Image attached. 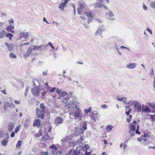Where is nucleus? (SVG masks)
Returning <instances> with one entry per match:
<instances>
[{"instance_id": "f257e3e1", "label": "nucleus", "mask_w": 155, "mask_h": 155, "mask_svg": "<svg viewBox=\"0 0 155 155\" xmlns=\"http://www.w3.org/2000/svg\"><path fill=\"white\" fill-rule=\"evenodd\" d=\"M45 89L47 90L45 91L44 90V93L45 94H46L48 91H49L50 93H53L54 91H56L60 97H65L68 95V94L66 92L64 91H61V90L55 87H51L49 86L47 83H45Z\"/></svg>"}, {"instance_id": "f03ea898", "label": "nucleus", "mask_w": 155, "mask_h": 155, "mask_svg": "<svg viewBox=\"0 0 155 155\" xmlns=\"http://www.w3.org/2000/svg\"><path fill=\"white\" fill-rule=\"evenodd\" d=\"M62 102H64L68 106L69 110L72 111V110H74V108L76 109L79 108V102L77 101H70L68 99H66V101L63 100Z\"/></svg>"}, {"instance_id": "7ed1b4c3", "label": "nucleus", "mask_w": 155, "mask_h": 155, "mask_svg": "<svg viewBox=\"0 0 155 155\" xmlns=\"http://www.w3.org/2000/svg\"><path fill=\"white\" fill-rule=\"evenodd\" d=\"M76 110L74 112H71L69 113V116L70 117H74V119L78 120L80 121L81 120V117L82 116V112L80 108L76 109Z\"/></svg>"}, {"instance_id": "20e7f679", "label": "nucleus", "mask_w": 155, "mask_h": 155, "mask_svg": "<svg viewBox=\"0 0 155 155\" xmlns=\"http://www.w3.org/2000/svg\"><path fill=\"white\" fill-rule=\"evenodd\" d=\"M131 105L134 110L136 111L140 112L141 110V105L137 101L133 100L132 101Z\"/></svg>"}, {"instance_id": "39448f33", "label": "nucleus", "mask_w": 155, "mask_h": 155, "mask_svg": "<svg viewBox=\"0 0 155 155\" xmlns=\"http://www.w3.org/2000/svg\"><path fill=\"white\" fill-rule=\"evenodd\" d=\"M137 124V123L135 121H134L133 122L131 123L129 125V128L130 130L129 133L131 136H134L135 133V130H136V125Z\"/></svg>"}, {"instance_id": "423d86ee", "label": "nucleus", "mask_w": 155, "mask_h": 155, "mask_svg": "<svg viewBox=\"0 0 155 155\" xmlns=\"http://www.w3.org/2000/svg\"><path fill=\"white\" fill-rule=\"evenodd\" d=\"M30 33L29 32L25 31H20L19 33V38L21 39L23 38L26 39L28 38L29 36Z\"/></svg>"}, {"instance_id": "0eeeda50", "label": "nucleus", "mask_w": 155, "mask_h": 155, "mask_svg": "<svg viewBox=\"0 0 155 155\" xmlns=\"http://www.w3.org/2000/svg\"><path fill=\"white\" fill-rule=\"evenodd\" d=\"M41 90V87L38 86V87L35 86L32 89L31 91L32 94L36 96H38L39 94L40 90Z\"/></svg>"}, {"instance_id": "6e6552de", "label": "nucleus", "mask_w": 155, "mask_h": 155, "mask_svg": "<svg viewBox=\"0 0 155 155\" xmlns=\"http://www.w3.org/2000/svg\"><path fill=\"white\" fill-rule=\"evenodd\" d=\"M105 16L107 19L111 20H114L115 19L114 18V14L113 12L111 10H109L107 12H106L105 14Z\"/></svg>"}, {"instance_id": "1a4fd4ad", "label": "nucleus", "mask_w": 155, "mask_h": 155, "mask_svg": "<svg viewBox=\"0 0 155 155\" xmlns=\"http://www.w3.org/2000/svg\"><path fill=\"white\" fill-rule=\"evenodd\" d=\"M36 112L37 116L38 117L41 118L42 119H44L45 110H39L37 108L36 109Z\"/></svg>"}, {"instance_id": "9d476101", "label": "nucleus", "mask_w": 155, "mask_h": 155, "mask_svg": "<svg viewBox=\"0 0 155 155\" xmlns=\"http://www.w3.org/2000/svg\"><path fill=\"white\" fill-rule=\"evenodd\" d=\"M63 119L61 117H58L55 119L54 121V124L56 126H58L59 124L63 123Z\"/></svg>"}, {"instance_id": "9b49d317", "label": "nucleus", "mask_w": 155, "mask_h": 155, "mask_svg": "<svg viewBox=\"0 0 155 155\" xmlns=\"http://www.w3.org/2000/svg\"><path fill=\"white\" fill-rule=\"evenodd\" d=\"M85 14L86 16L88 17V23L91 21L94 17V15L91 12L89 11H85Z\"/></svg>"}, {"instance_id": "f8f14e48", "label": "nucleus", "mask_w": 155, "mask_h": 155, "mask_svg": "<svg viewBox=\"0 0 155 155\" xmlns=\"http://www.w3.org/2000/svg\"><path fill=\"white\" fill-rule=\"evenodd\" d=\"M15 28L14 26L11 25L7 26L6 28V30L8 32H11L13 34L15 33V31L13 29Z\"/></svg>"}, {"instance_id": "ddd939ff", "label": "nucleus", "mask_w": 155, "mask_h": 155, "mask_svg": "<svg viewBox=\"0 0 155 155\" xmlns=\"http://www.w3.org/2000/svg\"><path fill=\"white\" fill-rule=\"evenodd\" d=\"M142 111L147 113L154 112L153 111H151L150 109L147 106L144 105L142 106Z\"/></svg>"}, {"instance_id": "4468645a", "label": "nucleus", "mask_w": 155, "mask_h": 155, "mask_svg": "<svg viewBox=\"0 0 155 155\" xmlns=\"http://www.w3.org/2000/svg\"><path fill=\"white\" fill-rule=\"evenodd\" d=\"M84 130L82 128H77L74 132L75 135L76 136H79L80 134L83 133Z\"/></svg>"}, {"instance_id": "2eb2a0df", "label": "nucleus", "mask_w": 155, "mask_h": 155, "mask_svg": "<svg viewBox=\"0 0 155 155\" xmlns=\"http://www.w3.org/2000/svg\"><path fill=\"white\" fill-rule=\"evenodd\" d=\"M32 49L31 47H29L27 49L25 54L23 55V57L26 58L28 57L31 53Z\"/></svg>"}, {"instance_id": "dca6fc26", "label": "nucleus", "mask_w": 155, "mask_h": 155, "mask_svg": "<svg viewBox=\"0 0 155 155\" xmlns=\"http://www.w3.org/2000/svg\"><path fill=\"white\" fill-rule=\"evenodd\" d=\"M5 45L7 47L8 50L10 51H11L13 48L14 45L12 44H9L7 42H5Z\"/></svg>"}, {"instance_id": "f3484780", "label": "nucleus", "mask_w": 155, "mask_h": 155, "mask_svg": "<svg viewBox=\"0 0 155 155\" xmlns=\"http://www.w3.org/2000/svg\"><path fill=\"white\" fill-rule=\"evenodd\" d=\"M136 65L135 63H130L126 65V68L128 69H133L135 68Z\"/></svg>"}, {"instance_id": "a211bd4d", "label": "nucleus", "mask_w": 155, "mask_h": 155, "mask_svg": "<svg viewBox=\"0 0 155 155\" xmlns=\"http://www.w3.org/2000/svg\"><path fill=\"white\" fill-rule=\"evenodd\" d=\"M79 152L76 150H71L66 155H78Z\"/></svg>"}, {"instance_id": "6ab92c4d", "label": "nucleus", "mask_w": 155, "mask_h": 155, "mask_svg": "<svg viewBox=\"0 0 155 155\" xmlns=\"http://www.w3.org/2000/svg\"><path fill=\"white\" fill-rule=\"evenodd\" d=\"M104 30L105 28L103 26H100L97 29L95 34L96 35H98L100 34L101 31H104Z\"/></svg>"}, {"instance_id": "aec40b11", "label": "nucleus", "mask_w": 155, "mask_h": 155, "mask_svg": "<svg viewBox=\"0 0 155 155\" xmlns=\"http://www.w3.org/2000/svg\"><path fill=\"white\" fill-rule=\"evenodd\" d=\"M14 127V124L13 123H9L8 126V130L10 131H12Z\"/></svg>"}, {"instance_id": "412c9836", "label": "nucleus", "mask_w": 155, "mask_h": 155, "mask_svg": "<svg viewBox=\"0 0 155 155\" xmlns=\"http://www.w3.org/2000/svg\"><path fill=\"white\" fill-rule=\"evenodd\" d=\"M84 6L82 4H80L79 8H78V13L79 14H81L82 12Z\"/></svg>"}, {"instance_id": "4be33fe9", "label": "nucleus", "mask_w": 155, "mask_h": 155, "mask_svg": "<svg viewBox=\"0 0 155 155\" xmlns=\"http://www.w3.org/2000/svg\"><path fill=\"white\" fill-rule=\"evenodd\" d=\"M6 32L4 30H2L0 31V39L3 38L5 36Z\"/></svg>"}, {"instance_id": "5701e85b", "label": "nucleus", "mask_w": 155, "mask_h": 155, "mask_svg": "<svg viewBox=\"0 0 155 155\" xmlns=\"http://www.w3.org/2000/svg\"><path fill=\"white\" fill-rule=\"evenodd\" d=\"M124 100L123 102V103L127 104H131L132 101H133V100H127L125 97H124Z\"/></svg>"}, {"instance_id": "b1692460", "label": "nucleus", "mask_w": 155, "mask_h": 155, "mask_svg": "<svg viewBox=\"0 0 155 155\" xmlns=\"http://www.w3.org/2000/svg\"><path fill=\"white\" fill-rule=\"evenodd\" d=\"M7 107H12L14 108L15 107V105L13 103L10 104L9 102H7L5 104L4 108L5 109Z\"/></svg>"}, {"instance_id": "393cba45", "label": "nucleus", "mask_w": 155, "mask_h": 155, "mask_svg": "<svg viewBox=\"0 0 155 155\" xmlns=\"http://www.w3.org/2000/svg\"><path fill=\"white\" fill-rule=\"evenodd\" d=\"M50 148L53 150L52 151V153L53 154H55V152L57 150V147L54 145H52L50 146Z\"/></svg>"}, {"instance_id": "a878e982", "label": "nucleus", "mask_w": 155, "mask_h": 155, "mask_svg": "<svg viewBox=\"0 0 155 155\" xmlns=\"http://www.w3.org/2000/svg\"><path fill=\"white\" fill-rule=\"evenodd\" d=\"M40 124V121L39 119L35 120L33 123V126L38 127Z\"/></svg>"}, {"instance_id": "bb28decb", "label": "nucleus", "mask_w": 155, "mask_h": 155, "mask_svg": "<svg viewBox=\"0 0 155 155\" xmlns=\"http://www.w3.org/2000/svg\"><path fill=\"white\" fill-rule=\"evenodd\" d=\"M5 37L7 38H8L9 40H11L12 39V38L13 37V35L9 33H6L5 35Z\"/></svg>"}, {"instance_id": "cd10ccee", "label": "nucleus", "mask_w": 155, "mask_h": 155, "mask_svg": "<svg viewBox=\"0 0 155 155\" xmlns=\"http://www.w3.org/2000/svg\"><path fill=\"white\" fill-rule=\"evenodd\" d=\"M98 117V115L97 113H93L92 119L94 120L95 121H96V120L97 119Z\"/></svg>"}, {"instance_id": "c85d7f7f", "label": "nucleus", "mask_w": 155, "mask_h": 155, "mask_svg": "<svg viewBox=\"0 0 155 155\" xmlns=\"http://www.w3.org/2000/svg\"><path fill=\"white\" fill-rule=\"evenodd\" d=\"M125 108H126V112H125L126 114V115H128L131 111V109L130 108L129 106H126Z\"/></svg>"}, {"instance_id": "c756f323", "label": "nucleus", "mask_w": 155, "mask_h": 155, "mask_svg": "<svg viewBox=\"0 0 155 155\" xmlns=\"http://www.w3.org/2000/svg\"><path fill=\"white\" fill-rule=\"evenodd\" d=\"M30 123V121L28 119L25 120V121L24 123V127H28Z\"/></svg>"}, {"instance_id": "7c9ffc66", "label": "nucleus", "mask_w": 155, "mask_h": 155, "mask_svg": "<svg viewBox=\"0 0 155 155\" xmlns=\"http://www.w3.org/2000/svg\"><path fill=\"white\" fill-rule=\"evenodd\" d=\"M114 127L112 125H109L107 126L106 129L107 132H109Z\"/></svg>"}, {"instance_id": "2f4dec72", "label": "nucleus", "mask_w": 155, "mask_h": 155, "mask_svg": "<svg viewBox=\"0 0 155 155\" xmlns=\"http://www.w3.org/2000/svg\"><path fill=\"white\" fill-rule=\"evenodd\" d=\"M66 4L62 2L61 3L59 4V8L63 10L64 8L66 7Z\"/></svg>"}, {"instance_id": "473e14b6", "label": "nucleus", "mask_w": 155, "mask_h": 155, "mask_svg": "<svg viewBox=\"0 0 155 155\" xmlns=\"http://www.w3.org/2000/svg\"><path fill=\"white\" fill-rule=\"evenodd\" d=\"M91 107H90L88 109H85L84 110V114H88L91 112Z\"/></svg>"}, {"instance_id": "72a5a7b5", "label": "nucleus", "mask_w": 155, "mask_h": 155, "mask_svg": "<svg viewBox=\"0 0 155 155\" xmlns=\"http://www.w3.org/2000/svg\"><path fill=\"white\" fill-rule=\"evenodd\" d=\"M49 137L48 134L45 135L41 139V141H44L47 140L48 138Z\"/></svg>"}, {"instance_id": "f704fd0d", "label": "nucleus", "mask_w": 155, "mask_h": 155, "mask_svg": "<svg viewBox=\"0 0 155 155\" xmlns=\"http://www.w3.org/2000/svg\"><path fill=\"white\" fill-rule=\"evenodd\" d=\"M22 141L20 140H18L16 145V148L17 149H20V147L21 145Z\"/></svg>"}, {"instance_id": "c9c22d12", "label": "nucleus", "mask_w": 155, "mask_h": 155, "mask_svg": "<svg viewBox=\"0 0 155 155\" xmlns=\"http://www.w3.org/2000/svg\"><path fill=\"white\" fill-rule=\"evenodd\" d=\"M82 127L84 131L87 129V123L86 122H84L82 123Z\"/></svg>"}, {"instance_id": "e433bc0d", "label": "nucleus", "mask_w": 155, "mask_h": 155, "mask_svg": "<svg viewBox=\"0 0 155 155\" xmlns=\"http://www.w3.org/2000/svg\"><path fill=\"white\" fill-rule=\"evenodd\" d=\"M8 141L6 140H4L2 141L1 143L4 146H5L7 144Z\"/></svg>"}, {"instance_id": "4c0bfd02", "label": "nucleus", "mask_w": 155, "mask_h": 155, "mask_svg": "<svg viewBox=\"0 0 155 155\" xmlns=\"http://www.w3.org/2000/svg\"><path fill=\"white\" fill-rule=\"evenodd\" d=\"M42 135V130H39L38 133L36 134L35 135V137H40Z\"/></svg>"}, {"instance_id": "58836bf2", "label": "nucleus", "mask_w": 155, "mask_h": 155, "mask_svg": "<svg viewBox=\"0 0 155 155\" xmlns=\"http://www.w3.org/2000/svg\"><path fill=\"white\" fill-rule=\"evenodd\" d=\"M70 140V139L66 137L64 138L61 139V141L64 143H65L66 142H69Z\"/></svg>"}, {"instance_id": "ea45409f", "label": "nucleus", "mask_w": 155, "mask_h": 155, "mask_svg": "<svg viewBox=\"0 0 155 155\" xmlns=\"http://www.w3.org/2000/svg\"><path fill=\"white\" fill-rule=\"evenodd\" d=\"M89 146L88 144H86L83 147V149L84 150H85L86 151H88L90 150L89 149Z\"/></svg>"}, {"instance_id": "a19ab883", "label": "nucleus", "mask_w": 155, "mask_h": 155, "mask_svg": "<svg viewBox=\"0 0 155 155\" xmlns=\"http://www.w3.org/2000/svg\"><path fill=\"white\" fill-rule=\"evenodd\" d=\"M33 50L35 51L38 50L41 47V46L37 45V46H33Z\"/></svg>"}, {"instance_id": "79ce46f5", "label": "nucleus", "mask_w": 155, "mask_h": 155, "mask_svg": "<svg viewBox=\"0 0 155 155\" xmlns=\"http://www.w3.org/2000/svg\"><path fill=\"white\" fill-rule=\"evenodd\" d=\"M150 6L153 9H155V2L153 1L150 2Z\"/></svg>"}, {"instance_id": "37998d69", "label": "nucleus", "mask_w": 155, "mask_h": 155, "mask_svg": "<svg viewBox=\"0 0 155 155\" xmlns=\"http://www.w3.org/2000/svg\"><path fill=\"white\" fill-rule=\"evenodd\" d=\"M149 116L153 121L155 122V114L154 115L150 114Z\"/></svg>"}, {"instance_id": "c03bdc74", "label": "nucleus", "mask_w": 155, "mask_h": 155, "mask_svg": "<svg viewBox=\"0 0 155 155\" xmlns=\"http://www.w3.org/2000/svg\"><path fill=\"white\" fill-rule=\"evenodd\" d=\"M9 56L11 58H16L17 57L16 55L12 53H11L10 54Z\"/></svg>"}, {"instance_id": "a18cd8bd", "label": "nucleus", "mask_w": 155, "mask_h": 155, "mask_svg": "<svg viewBox=\"0 0 155 155\" xmlns=\"http://www.w3.org/2000/svg\"><path fill=\"white\" fill-rule=\"evenodd\" d=\"M139 127V125H137V129L136 130H135V133L140 135V133L139 131V130H138Z\"/></svg>"}, {"instance_id": "49530a36", "label": "nucleus", "mask_w": 155, "mask_h": 155, "mask_svg": "<svg viewBox=\"0 0 155 155\" xmlns=\"http://www.w3.org/2000/svg\"><path fill=\"white\" fill-rule=\"evenodd\" d=\"M102 6H103V4L97 3L95 4V7H99V8H102Z\"/></svg>"}, {"instance_id": "de8ad7c7", "label": "nucleus", "mask_w": 155, "mask_h": 155, "mask_svg": "<svg viewBox=\"0 0 155 155\" xmlns=\"http://www.w3.org/2000/svg\"><path fill=\"white\" fill-rule=\"evenodd\" d=\"M132 118V116L131 115H129L127 118V121L129 123L130 121H131Z\"/></svg>"}, {"instance_id": "09e8293b", "label": "nucleus", "mask_w": 155, "mask_h": 155, "mask_svg": "<svg viewBox=\"0 0 155 155\" xmlns=\"http://www.w3.org/2000/svg\"><path fill=\"white\" fill-rule=\"evenodd\" d=\"M20 128V125H19L17 127L15 130V133H17L18 130H19Z\"/></svg>"}, {"instance_id": "8fccbe9b", "label": "nucleus", "mask_w": 155, "mask_h": 155, "mask_svg": "<svg viewBox=\"0 0 155 155\" xmlns=\"http://www.w3.org/2000/svg\"><path fill=\"white\" fill-rule=\"evenodd\" d=\"M154 74V70L152 68L150 70V75L151 77H152Z\"/></svg>"}, {"instance_id": "3c124183", "label": "nucleus", "mask_w": 155, "mask_h": 155, "mask_svg": "<svg viewBox=\"0 0 155 155\" xmlns=\"http://www.w3.org/2000/svg\"><path fill=\"white\" fill-rule=\"evenodd\" d=\"M8 22L10 24L13 23H14V21L13 19V18H11L9 19Z\"/></svg>"}, {"instance_id": "603ef678", "label": "nucleus", "mask_w": 155, "mask_h": 155, "mask_svg": "<svg viewBox=\"0 0 155 155\" xmlns=\"http://www.w3.org/2000/svg\"><path fill=\"white\" fill-rule=\"evenodd\" d=\"M54 154H55V155H61V152L59 150H57L55 152V153Z\"/></svg>"}, {"instance_id": "864d4df0", "label": "nucleus", "mask_w": 155, "mask_h": 155, "mask_svg": "<svg viewBox=\"0 0 155 155\" xmlns=\"http://www.w3.org/2000/svg\"><path fill=\"white\" fill-rule=\"evenodd\" d=\"M40 108L42 109V110H44V108L45 107V105L43 104H41L40 105Z\"/></svg>"}, {"instance_id": "5fc2aeb1", "label": "nucleus", "mask_w": 155, "mask_h": 155, "mask_svg": "<svg viewBox=\"0 0 155 155\" xmlns=\"http://www.w3.org/2000/svg\"><path fill=\"white\" fill-rule=\"evenodd\" d=\"M124 98L123 97H117V100L119 101H123L124 100Z\"/></svg>"}, {"instance_id": "6e6d98bb", "label": "nucleus", "mask_w": 155, "mask_h": 155, "mask_svg": "<svg viewBox=\"0 0 155 155\" xmlns=\"http://www.w3.org/2000/svg\"><path fill=\"white\" fill-rule=\"evenodd\" d=\"M41 155H48V153L47 151H43L41 152Z\"/></svg>"}, {"instance_id": "4d7b16f0", "label": "nucleus", "mask_w": 155, "mask_h": 155, "mask_svg": "<svg viewBox=\"0 0 155 155\" xmlns=\"http://www.w3.org/2000/svg\"><path fill=\"white\" fill-rule=\"evenodd\" d=\"M101 107L102 109H106L107 108V106L106 104H104V105H102L101 106Z\"/></svg>"}, {"instance_id": "13d9d810", "label": "nucleus", "mask_w": 155, "mask_h": 155, "mask_svg": "<svg viewBox=\"0 0 155 155\" xmlns=\"http://www.w3.org/2000/svg\"><path fill=\"white\" fill-rule=\"evenodd\" d=\"M91 150L88 151H86L85 155H91Z\"/></svg>"}, {"instance_id": "bf43d9fd", "label": "nucleus", "mask_w": 155, "mask_h": 155, "mask_svg": "<svg viewBox=\"0 0 155 155\" xmlns=\"http://www.w3.org/2000/svg\"><path fill=\"white\" fill-rule=\"evenodd\" d=\"M120 48L121 49H127L129 51L130 50L129 48L125 47L123 46H120Z\"/></svg>"}, {"instance_id": "052dcab7", "label": "nucleus", "mask_w": 155, "mask_h": 155, "mask_svg": "<svg viewBox=\"0 0 155 155\" xmlns=\"http://www.w3.org/2000/svg\"><path fill=\"white\" fill-rule=\"evenodd\" d=\"M153 104H154V103H151L150 102H148V103H147V104L148 105V106H149V107L151 108V107H152V105Z\"/></svg>"}, {"instance_id": "680f3d73", "label": "nucleus", "mask_w": 155, "mask_h": 155, "mask_svg": "<svg viewBox=\"0 0 155 155\" xmlns=\"http://www.w3.org/2000/svg\"><path fill=\"white\" fill-rule=\"evenodd\" d=\"M29 42L23 43L21 45V47L23 46L24 45H27L29 44Z\"/></svg>"}, {"instance_id": "e2e57ef3", "label": "nucleus", "mask_w": 155, "mask_h": 155, "mask_svg": "<svg viewBox=\"0 0 155 155\" xmlns=\"http://www.w3.org/2000/svg\"><path fill=\"white\" fill-rule=\"evenodd\" d=\"M61 1L62 3L67 4L68 1V0H61Z\"/></svg>"}, {"instance_id": "0e129e2a", "label": "nucleus", "mask_w": 155, "mask_h": 155, "mask_svg": "<svg viewBox=\"0 0 155 155\" xmlns=\"http://www.w3.org/2000/svg\"><path fill=\"white\" fill-rule=\"evenodd\" d=\"M143 9L145 10H147V6L144 4H143Z\"/></svg>"}, {"instance_id": "69168bd1", "label": "nucleus", "mask_w": 155, "mask_h": 155, "mask_svg": "<svg viewBox=\"0 0 155 155\" xmlns=\"http://www.w3.org/2000/svg\"><path fill=\"white\" fill-rule=\"evenodd\" d=\"M48 45H50L51 47L53 49L54 48L53 47L52 44L51 42H49L48 43Z\"/></svg>"}, {"instance_id": "338daca9", "label": "nucleus", "mask_w": 155, "mask_h": 155, "mask_svg": "<svg viewBox=\"0 0 155 155\" xmlns=\"http://www.w3.org/2000/svg\"><path fill=\"white\" fill-rule=\"evenodd\" d=\"M84 139V136H81V137L80 139L79 140V142H81Z\"/></svg>"}, {"instance_id": "774afa93", "label": "nucleus", "mask_w": 155, "mask_h": 155, "mask_svg": "<svg viewBox=\"0 0 155 155\" xmlns=\"http://www.w3.org/2000/svg\"><path fill=\"white\" fill-rule=\"evenodd\" d=\"M154 81L153 83V87L154 90H155V76L154 77Z\"/></svg>"}]
</instances>
